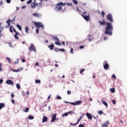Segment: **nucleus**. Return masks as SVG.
I'll return each instance as SVG.
<instances>
[{
    "label": "nucleus",
    "instance_id": "nucleus-1",
    "mask_svg": "<svg viewBox=\"0 0 127 127\" xmlns=\"http://www.w3.org/2000/svg\"><path fill=\"white\" fill-rule=\"evenodd\" d=\"M99 23L101 26H105V24H106L105 32V34L109 36L112 35L113 27L112 25V23H109V22H106V23H105L104 19L103 20V22H102V21H99Z\"/></svg>",
    "mask_w": 127,
    "mask_h": 127
},
{
    "label": "nucleus",
    "instance_id": "nucleus-2",
    "mask_svg": "<svg viewBox=\"0 0 127 127\" xmlns=\"http://www.w3.org/2000/svg\"><path fill=\"white\" fill-rule=\"evenodd\" d=\"M81 16L84 18L85 20L86 21H89L90 19V14L87 12H84L83 14H82Z\"/></svg>",
    "mask_w": 127,
    "mask_h": 127
},
{
    "label": "nucleus",
    "instance_id": "nucleus-3",
    "mask_svg": "<svg viewBox=\"0 0 127 127\" xmlns=\"http://www.w3.org/2000/svg\"><path fill=\"white\" fill-rule=\"evenodd\" d=\"M34 24L36 27L37 28H39L40 27L42 28L43 29H44V27L43 25H42V23H40L39 22H34Z\"/></svg>",
    "mask_w": 127,
    "mask_h": 127
},
{
    "label": "nucleus",
    "instance_id": "nucleus-4",
    "mask_svg": "<svg viewBox=\"0 0 127 127\" xmlns=\"http://www.w3.org/2000/svg\"><path fill=\"white\" fill-rule=\"evenodd\" d=\"M28 50L30 51H33L34 52H36V48H35L34 45H33V44H31L30 47H29V48H28Z\"/></svg>",
    "mask_w": 127,
    "mask_h": 127
},
{
    "label": "nucleus",
    "instance_id": "nucleus-5",
    "mask_svg": "<svg viewBox=\"0 0 127 127\" xmlns=\"http://www.w3.org/2000/svg\"><path fill=\"white\" fill-rule=\"evenodd\" d=\"M107 18L108 20H109V21L110 22H114V20H113V18L112 17V14H108L107 15Z\"/></svg>",
    "mask_w": 127,
    "mask_h": 127
},
{
    "label": "nucleus",
    "instance_id": "nucleus-6",
    "mask_svg": "<svg viewBox=\"0 0 127 127\" xmlns=\"http://www.w3.org/2000/svg\"><path fill=\"white\" fill-rule=\"evenodd\" d=\"M103 65H104V69L106 70L108 69L109 67V64H107V61H105V62L103 64Z\"/></svg>",
    "mask_w": 127,
    "mask_h": 127
},
{
    "label": "nucleus",
    "instance_id": "nucleus-7",
    "mask_svg": "<svg viewBox=\"0 0 127 127\" xmlns=\"http://www.w3.org/2000/svg\"><path fill=\"white\" fill-rule=\"evenodd\" d=\"M63 9V8L62 6H59L58 5H56L55 8V10L56 11H59L60 10H61Z\"/></svg>",
    "mask_w": 127,
    "mask_h": 127
},
{
    "label": "nucleus",
    "instance_id": "nucleus-8",
    "mask_svg": "<svg viewBox=\"0 0 127 127\" xmlns=\"http://www.w3.org/2000/svg\"><path fill=\"white\" fill-rule=\"evenodd\" d=\"M82 102L80 101H76L75 103H69L72 105L76 106V105H78L80 104Z\"/></svg>",
    "mask_w": 127,
    "mask_h": 127
},
{
    "label": "nucleus",
    "instance_id": "nucleus-9",
    "mask_svg": "<svg viewBox=\"0 0 127 127\" xmlns=\"http://www.w3.org/2000/svg\"><path fill=\"white\" fill-rule=\"evenodd\" d=\"M6 83L8 85H13V81L11 80H7L6 81Z\"/></svg>",
    "mask_w": 127,
    "mask_h": 127
},
{
    "label": "nucleus",
    "instance_id": "nucleus-10",
    "mask_svg": "<svg viewBox=\"0 0 127 127\" xmlns=\"http://www.w3.org/2000/svg\"><path fill=\"white\" fill-rule=\"evenodd\" d=\"M109 124V121H106V122H105V123L101 126V127H108Z\"/></svg>",
    "mask_w": 127,
    "mask_h": 127
},
{
    "label": "nucleus",
    "instance_id": "nucleus-11",
    "mask_svg": "<svg viewBox=\"0 0 127 127\" xmlns=\"http://www.w3.org/2000/svg\"><path fill=\"white\" fill-rule=\"evenodd\" d=\"M56 115H57L56 114H54L53 115L52 119V120L51 121V123H53V122H54L56 120Z\"/></svg>",
    "mask_w": 127,
    "mask_h": 127
},
{
    "label": "nucleus",
    "instance_id": "nucleus-12",
    "mask_svg": "<svg viewBox=\"0 0 127 127\" xmlns=\"http://www.w3.org/2000/svg\"><path fill=\"white\" fill-rule=\"evenodd\" d=\"M86 116H87L88 119L89 120L92 119V117L90 114L87 113L86 114Z\"/></svg>",
    "mask_w": 127,
    "mask_h": 127
},
{
    "label": "nucleus",
    "instance_id": "nucleus-13",
    "mask_svg": "<svg viewBox=\"0 0 127 127\" xmlns=\"http://www.w3.org/2000/svg\"><path fill=\"white\" fill-rule=\"evenodd\" d=\"M5 107V104L2 103H0V110Z\"/></svg>",
    "mask_w": 127,
    "mask_h": 127
},
{
    "label": "nucleus",
    "instance_id": "nucleus-14",
    "mask_svg": "<svg viewBox=\"0 0 127 127\" xmlns=\"http://www.w3.org/2000/svg\"><path fill=\"white\" fill-rule=\"evenodd\" d=\"M54 47L55 46L54 44H51V45H50L49 46H48V48H50L51 51H52L54 49Z\"/></svg>",
    "mask_w": 127,
    "mask_h": 127
},
{
    "label": "nucleus",
    "instance_id": "nucleus-15",
    "mask_svg": "<svg viewBox=\"0 0 127 127\" xmlns=\"http://www.w3.org/2000/svg\"><path fill=\"white\" fill-rule=\"evenodd\" d=\"M34 2L35 3H31L30 5L31 6L32 8H35V6H36V2H35V0H34Z\"/></svg>",
    "mask_w": 127,
    "mask_h": 127
},
{
    "label": "nucleus",
    "instance_id": "nucleus-16",
    "mask_svg": "<svg viewBox=\"0 0 127 127\" xmlns=\"http://www.w3.org/2000/svg\"><path fill=\"white\" fill-rule=\"evenodd\" d=\"M17 35H19V33H16V34H15L14 37L16 39L19 40V38L17 37Z\"/></svg>",
    "mask_w": 127,
    "mask_h": 127
},
{
    "label": "nucleus",
    "instance_id": "nucleus-17",
    "mask_svg": "<svg viewBox=\"0 0 127 127\" xmlns=\"http://www.w3.org/2000/svg\"><path fill=\"white\" fill-rule=\"evenodd\" d=\"M47 120H48V118L46 116H44L43 118L42 122L43 123L46 122Z\"/></svg>",
    "mask_w": 127,
    "mask_h": 127
},
{
    "label": "nucleus",
    "instance_id": "nucleus-18",
    "mask_svg": "<svg viewBox=\"0 0 127 127\" xmlns=\"http://www.w3.org/2000/svg\"><path fill=\"white\" fill-rule=\"evenodd\" d=\"M35 4H36V6L37 7H40L41 5H42L41 0H40V3H36V2H35Z\"/></svg>",
    "mask_w": 127,
    "mask_h": 127
},
{
    "label": "nucleus",
    "instance_id": "nucleus-19",
    "mask_svg": "<svg viewBox=\"0 0 127 127\" xmlns=\"http://www.w3.org/2000/svg\"><path fill=\"white\" fill-rule=\"evenodd\" d=\"M65 5V3H63L62 2H60V3H58V4H57V5H58L59 6H60L61 5Z\"/></svg>",
    "mask_w": 127,
    "mask_h": 127
},
{
    "label": "nucleus",
    "instance_id": "nucleus-20",
    "mask_svg": "<svg viewBox=\"0 0 127 127\" xmlns=\"http://www.w3.org/2000/svg\"><path fill=\"white\" fill-rule=\"evenodd\" d=\"M84 116V114H82L81 116H80V117H79V118L78 119L77 123L78 124L80 120L83 118V116Z\"/></svg>",
    "mask_w": 127,
    "mask_h": 127
},
{
    "label": "nucleus",
    "instance_id": "nucleus-21",
    "mask_svg": "<svg viewBox=\"0 0 127 127\" xmlns=\"http://www.w3.org/2000/svg\"><path fill=\"white\" fill-rule=\"evenodd\" d=\"M22 69H21V68H18L17 70H13V69H12V71H13L14 72H19V71H22Z\"/></svg>",
    "mask_w": 127,
    "mask_h": 127
},
{
    "label": "nucleus",
    "instance_id": "nucleus-22",
    "mask_svg": "<svg viewBox=\"0 0 127 127\" xmlns=\"http://www.w3.org/2000/svg\"><path fill=\"white\" fill-rule=\"evenodd\" d=\"M25 32L26 33H28V32H29V29L28 27H27V26H26V27H25Z\"/></svg>",
    "mask_w": 127,
    "mask_h": 127
},
{
    "label": "nucleus",
    "instance_id": "nucleus-23",
    "mask_svg": "<svg viewBox=\"0 0 127 127\" xmlns=\"http://www.w3.org/2000/svg\"><path fill=\"white\" fill-rule=\"evenodd\" d=\"M33 15L35 17H39V14H38V13H33Z\"/></svg>",
    "mask_w": 127,
    "mask_h": 127
},
{
    "label": "nucleus",
    "instance_id": "nucleus-24",
    "mask_svg": "<svg viewBox=\"0 0 127 127\" xmlns=\"http://www.w3.org/2000/svg\"><path fill=\"white\" fill-rule=\"evenodd\" d=\"M102 104L104 105L107 108L108 107V104L106 102H105L104 100H102Z\"/></svg>",
    "mask_w": 127,
    "mask_h": 127
},
{
    "label": "nucleus",
    "instance_id": "nucleus-25",
    "mask_svg": "<svg viewBox=\"0 0 127 127\" xmlns=\"http://www.w3.org/2000/svg\"><path fill=\"white\" fill-rule=\"evenodd\" d=\"M53 39L54 40H56V41H59V40L58 37H53Z\"/></svg>",
    "mask_w": 127,
    "mask_h": 127
},
{
    "label": "nucleus",
    "instance_id": "nucleus-26",
    "mask_svg": "<svg viewBox=\"0 0 127 127\" xmlns=\"http://www.w3.org/2000/svg\"><path fill=\"white\" fill-rule=\"evenodd\" d=\"M55 44L58 46H62V44L60 43V42H56V43H55Z\"/></svg>",
    "mask_w": 127,
    "mask_h": 127
},
{
    "label": "nucleus",
    "instance_id": "nucleus-27",
    "mask_svg": "<svg viewBox=\"0 0 127 127\" xmlns=\"http://www.w3.org/2000/svg\"><path fill=\"white\" fill-rule=\"evenodd\" d=\"M72 2L74 3V4L77 5L78 2L77 0H72Z\"/></svg>",
    "mask_w": 127,
    "mask_h": 127
},
{
    "label": "nucleus",
    "instance_id": "nucleus-28",
    "mask_svg": "<svg viewBox=\"0 0 127 127\" xmlns=\"http://www.w3.org/2000/svg\"><path fill=\"white\" fill-rule=\"evenodd\" d=\"M12 28H13L12 26H10L9 31H10V33L13 32V30H12Z\"/></svg>",
    "mask_w": 127,
    "mask_h": 127
},
{
    "label": "nucleus",
    "instance_id": "nucleus-29",
    "mask_svg": "<svg viewBox=\"0 0 127 127\" xmlns=\"http://www.w3.org/2000/svg\"><path fill=\"white\" fill-rule=\"evenodd\" d=\"M28 111H29V108H26L25 109L24 112H26V113H27V112H28Z\"/></svg>",
    "mask_w": 127,
    "mask_h": 127
},
{
    "label": "nucleus",
    "instance_id": "nucleus-30",
    "mask_svg": "<svg viewBox=\"0 0 127 127\" xmlns=\"http://www.w3.org/2000/svg\"><path fill=\"white\" fill-rule=\"evenodd\" d=\"M16 88L18 89H19L20 88V85L18 83H17L16 84Z\"/></svg>",
    "mask_w": 127,
    "mask_h": 127
},
{
    "label": "nucleus",
    "instance_id": "nucleus-31",
    "mask_svg": "<svg viewBox=\"0 0 127 127\" xmlns=\"http://www.w3.org/2000/svg\"><path fill=\"white\" fill-rule=\"evenodd\" d=\"M104 15H105V13H104V11H102V12H101V16H102V17L103 18H104Z\"/></svg>",
    "mask_w": 127,
    "mask_h": 127
},
{
    "label": "nucleus",
    "instance_id": "nucleus-32",
    "mask_svg": "<svg viewBox=\"0 0 127 127\" xmlns=\"http://www.w3.org/2000/svg\"><path fill=\"white\" fill-rule=\"evenodd\" d=\"M40 82H41V81H40V80L37 79V80H35V83H36V84H39V83H40Z\"/></svg>",
    "mask_w": 127,
    "mask_h": 127
},
{
    "label": "nucleus",
    "instance_id": "nucleus-33",
    "mask_svg": "<svg viewBox=\"0 0 127 127\" xmlns=\"http://www.w3.org/2000/svg\"><path fill=\"white\" fill-rule=\"evenodd\" d=\"M103 114V111H98V114H99V115H102Z\"/></svg>",
    "mask_w": 127,
    "mask_h": 127
},
{
    "label": "nucleus",
    "instance_id": "nucleus-34",
    "mask_svg": "<svg viewBox=\"0 0 127 127\" xmlns=\"http://www.w3.org/2000/svg\"><path fill=\"white\" fill-rule=\"evenodd\" d=\"M1 25V23H0V38L1 37V36L2 35H1V30H0Z\"/></svg>",
    "mask_w": 127,
    "mask_h": 127
},
{
    "label": "nucleus",
    "instance_id": "nucleus-35",
    "mask_svg": "<svg viewBox=\"0 0 127 127\" xmlns=\"http://www.w3.org/2000/svg\"><path fill=\"white\" fill-rule=\"evenodd\" d=\"M33 119H34V117L32 116H28V119L33 120Z\"/></svg>",
    "mask_w": 127,
    "mask_h": 127
},
{
    "label": "nucleus",
    "instance_id": "nucleus-36",
    "mask_svg": "<svg viewBox=\"0 0 127 127\" xmlns=\"http://www.w3.org/2000/svg\"><path fill=\"white\" fill-rule=\"evenodd\" d=\"M110 91H111L112 93H114V92H115V88H111V89H110Z\"/></svg>",
    "mask_w": 127,
    "mask_h": 127
},
{
    "label": "nucleus",
    "instance_id": "nucleus-37",
    "mask_svg": "<svg viewBox=\"0 0 127 127\" xmlns=\"http://www.w3.org/2000/svg\"><path fill=\"white\" fill-rule=\"evenodd\" d=\"M16 26L19 30H21V27H20V26H19V25L17 24Z\"/></svg>",
    "mask_w": 127,
    "mask_h": 127
},
{
    "label": "nucleus",
    "instance_id": "nucleus-38",
    "mask_svg": "<svg viewBox=\"0 0 127 127\" xmlns=\"http://www.w3.org/2000/svg\"><path fill=\"white\" fill-rule=\"evenodd\" d=\"M6 59L7 61H8V63H9V64H10V63H11V61H10V59L9 58H6Z\"/></svg>",
    "mask_w": 127,
    "mask_h": 127
},
{
    "label": "nucleus",
    "instance_id": "nucleus-39",
    "mask_svg": "<svg viewBox=\"0 0 127 127\" xmlns=\"http://www.w3.org/2000/svg\"><path fill=\"white\" fill-rule=\"evenodd\" d=\"M59 51L64 52L65 51L64 49H59Z\"/></svg>",
    "mask_w": 127,
    "mask_h": 127
},
{
    "label": "nucleus",
    "instance_id": "nucleus-40",
    "mask_svg": "<svg viewBox=\"0 0 127 127\" xmlns=\"http://www.w3.org/2000/svg\"><path fill=\"white\" fill-rule=\"evenodd\" d=\"M55 51H56V52H58L59 51V49H58V48H55L54 49Z\"/></svg>",
    "mask_w": 127,
    "mask_h": 127
},
{
    "label": "nucleus",
    "instance_id": "nucleus-41",
    "mask_svg": "<svg viewBox=\"0 0 127 127\" xmlns=\"http://www.w3.org/2000/svg\"><path fill=\"white\" fill-rule=\"evenodd\" d=\"M32 1V0H29L27 2V3L28 4H29L30 3H31Z\"/></svg>",
    "mask_w": 127,
    "mask_h": 127
},
{
    "label": "nucleus",
    "instance_id": "nucleus-42",
    "mask_svg": "<svg viewBox=\"0 0 127 127\" xmlns=\"http://www.w3.org/2000/svg\"><path fill=\"white\" fill-rule=\"evenodd\" d=\"M85 70V69H81L80 71V73H82L83 72H84Z\"/></svg>",
    "mask_w": 127,
    "mask_h": 127
},
{
    "label": "nucleus",
    "instance_id": "nucleus-43",
    "mask_svg": "<svg viewBox=\"0 0 127 127\" xmlns=\"http://www.w3.org/2000/svg\"><path fill=\"white\" fill-rule=\"evenodd\" d=\"M68 115V113H64V114H63V115H62V117L67 116Z\"/></svg>",
    "mask_w": 127,
    "mask_h": 127
},
{
    "label": "nucleus",
    "instance_id": "nucleus-44",
    "mask_svg": "<svg viewBox=\"0 0 127 127\" xmlns=\"http://www.w3.org/2000/svg\"><path fill=\"white\" fill-rule=\"evenodd\" d=\"M2 66V64H0V71H1L2 70V68H1V67Z\"/></svg>",
    "mask_w": 127,
    "mask_h": 127
},
{
    "label": "nucleus",
    "instance_id": "nucleus-45",
    "mask_svg": "<svg viewBox=\"0 0 127 127\" xmlns=\"http://www.w3.org/2000/svg\"><path fill=\"white\" fill-rule=\"evenodd\" d=\"M70 53H71V54H73V48H71V49H70Z\"/></svg>",
    "mask_w": 127,
    "mask_h": 127
},
{
    "label": "nucleus",
    "instance_id": "nucleus-46",
    "mask_svg": "<svg viewBox=\"0 0 127 127\" xmlns=\"http://www.w3.org/2000/svg\"><path fill=\"white\" fill-rule=\"evenodd\" d=\"M88 38H89V41L91 42V40L90 39V37H91V35H88Z\"/></svg>",
    "mask_w": 127,
    "mask_h": 127
},
{
    "label": "nucleus",
    "instance_id": "nucleus-47",
    "mask_svg": "<svg viewBox=\"0 0 127 127\" xmlns=\"http://www.w3.org/2000/svg\"><path fill=\"white\" fill-rule=\"evenodd\" d=\"M6 23H7L8 24L9 23H10V20H9V19H8V20L6 21Z\"/></svg>",
    "mask_w": 127,
    "mask_h": 127
},
{
    "label": "nucleus",
    "instance_id": "nucleus-48",
    "mask_svg": "<svg viewBox=\"0 0 127 127\" xmlns=\"http://www.w3.org/2000/svg\"><path fill=\"white\" fill-rule=\"evenodd\" d=\"M11 102L12 104H15V101L14 100H12Z\"/></svg>",
    "mask_w": 127,
    "mask_h": 127
},
{
    "label": "nucleus",
    "instance_id": "nucleus-49",
    "mask_svg": "<svg viewBox=\"0 0 127 127\" xmlns=\"http://www.w3.org/2000/svg\"><path fill=\"white\" fill-rule=\"evenodd\" d=\"M13 32L14 33H16H16H18V32H16V30H15V29H14V28H13Z\"/></svg>",
    "mask_w": 127,
    "mask_h": 127
},
{
    "label": "nucleus",
    "instance_id": "nucleus-50",
    "mask_svg": "<svg viewBox=\"0 0 127 127\" xmlns=\"http://www.w3.org/2000/svg\"><path fill=\"white\" fill-rule=\"evenodd\" d=\"M57 98L59 100H61L62 99V98L60 96H57Z\"/></svg>",
    "mask_w": 127,
    "mask_h": 127
},
{
    "label": "nucleus",
    "instance_id": "nucleus-51",
    "mask_svg": "<svg viewBox=\"0 0 127 127\" xmlns=\"http://www.w3.org/2000/svg\"><path fill=\"white\" fill-rule=\"evenodd\" d=\"M84 48V46H80V47H79V48L80 49H83V48Z\"/></svg>",
    "mask_w": 127,
    "mask_h": 127
},
{
    "label": "nucleus",
    "instance_id": "nucleus-52",
    "mask_svg": "<svg viewBox=\"0 0 127 127\" xmlns=\"http://www.w3.org/2000/svg\"><path fill=\"white\" fill-rule=\"evenodd\" d=\"M67 5L72 6V3H67Z\"/></svg>",
    "mask_w": 127,
    "mask_h": 127
},
{
    "label": "nucleus",
    "instance_id": "nucleus-53",
    "mask_svg": "<svg viewBox=\"0 0 127 127\" xmlns=\"http://www.w3.org/2000/svg\"><path fill=\"white\" fill-rule=\"evenodd\" d=\"M67 94L68 95H70V94H71V91H67Z\"/></svg>",
    "mask_w": 127,
    "mask_h": 127
},
{
    "label": "nucleus",
    "instance_id": "nucleus-54",
    "mask_svg": "<svg viewBox=\"0 0 127 127\" xmlns=\"http://www.w3.org/2000/svg\"><path fill=\"white\" fill-rule=\"evenodd\" d=\"M10 1H11L10 0H6V2H7V3H10Z\"/></svg>",
    "mask_w": 127,
    "mask_h": 127
},
{
    "label": "nucleus",
    "instance_id": "nucleus-55",
    "mask_svg": "<svg viewBox=\"0 0 127 127\" xmlns=\"http://www.w3.org/2000/svg\"><path fill=\"white\" fill-rule=\"evenodd\" d=\"M36 33L37 34H38V33H39V29H36Z\"/></svg>",
    "mask_w": 127,
    "mask_h": 127
},
{
    "label": "nucleus",
    "instance_id": "nucleus-56",
    "mask_svg": "<svg viewBox=\"0 0 127 127\" xmlns=\"http://www.w3.org/2000/svg\"><path fill=\"white\" fill-rule=\"evenodd\" d=\"M9 46L10 47H12V44L11 43H9Z\"/></svg>",
    "mask_w": 127,
    "mask_h": 127
},
{
    "label": "nucleus",
    "instance_id": "nucleus-57",
    "mask_svg": "<svg viewBox=\"0 0 127 127\" xmlns=\"http://www.w3.org/2000/svg\"><path fill=\"white\" fill-rule=\"evenodd\" d=\"M22 95L24 96H25V93L24 92V91H22Z\"/></svg>",
    "mask_w": 127,
    "mask_h": 127
},
{
    "label": "nucleus",
    "instance_id": "nucleus-58",
    "mask_svg": "<svg viewBox=\"0 0 127 127\" xmlns=\"http://www.w3.org/2000/svg\"><path fill=\"white\" fill-rule=\"evenodd\" d=\"M79 127H84L83 125L80 124V125H79Z\"/></svg>",
    "mask_w": 127,
    "mask_h": 127
},
{
    "label": "nucleus",
    "instance_id": "nucleus-59",
    "mask_svg": "<svg viewBox=\"0 0 127 127\" xmlns=\"http://www.w3.org/2000/svg\"><path fill=\"white\" fill-rule=\"evenodd\" d=\"M112 102H113V103L114 104H116V101H115V100H112Z\"/></svg>",
    "mask_w": 127,
    "mask_h": 127
},
{
    "label": "nucleus",
    "instance_id": "nucleus-60",
    "mask_svg": "<svg viewBox=\"0 0 127 127\" xmlns=\"http://www.w3.org/2000/svg\"><path fill=\"white\" fill-rule=\"evenodd\" d=\"M11 97L12 98L14 97V94H13V93H12V94H11Z\"/></svg>",
    "mask_w": 127,
    "mask_h": 127
},
{
    "label": "nucleus",
    "instance_id": "nucleus-61",
    "mask_svg": "<svg viewBox=\"0 0 127 127\" xmlns=\"http://www.w3.org/2000/svg\"><path fill=\"white\" fill-rule=\"evenodd\" d=\"M112 77H113L115 79H116V76H115V74H113V75H112Z\"/></svg>",
    "mask_w": 127,
    "mask_h": 127
},
{
    "label": "nucleus",
    "instance_id": "nucleus-62",
    "mask_svg": "<svg viewBox=\"0 0 127 127\" xmlns=\"http://www.w3.org/2000/svg\"><path fill=\"white\" fill-rule=\"evenodd\" d=\"M77 124H78L76 123V124H70V125H71V126H74L76 125Z\"/></svg>",
    "mask_w": 127,
    "mask_h": 127
},
{
    "label": "nucleus",
    "instance_id": "nucleus-63",
    "mask_svg": "<svg viewBox=\"0 0 127 127\" xmlns=\"http://www.w3.org/2000/svg\"><path fill=\"white\" fill-rule=\"evenodd\" d=\"M36 66H38L39 65V63L38 62H36L35 64Z\"/></svg>",
    "mask_w": 127,
    "mask_h": 127
},
{
    "label": "nucleus",
    "instance_id": "nucleus-64",
    "mask_svg": "<svg viewBox=\"0 0 127 127\" xmlns=\"http://www.w3.org/2000/svg\"><path fill=\"white\" fill-rule=\"evenodd\" d=\"M51 95H50L48 98V100H49L51 98Z\"/></svg>",
    "mask_w": 127,
    "mask_h": 127
}]
</instances>
